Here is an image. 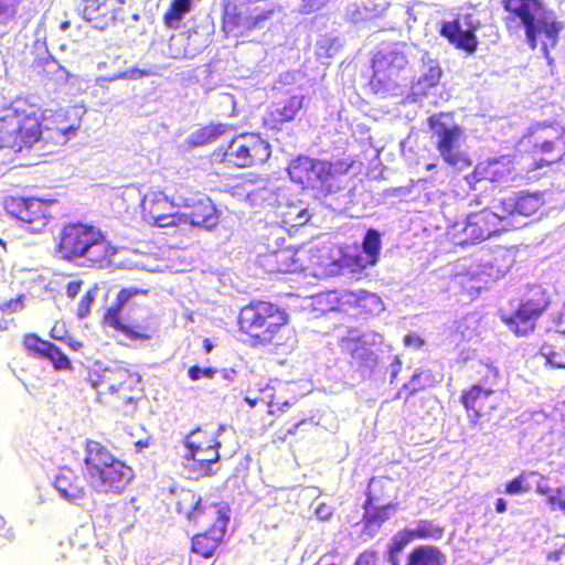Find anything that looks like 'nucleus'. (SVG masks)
Here are the masks:
<instances>
[{"label":"nucleus","mask_w":565,"mask_h":565,"mask_svg":"<svg viewBox=\"0 0 565 565\" xmlns=\"http://www.w3.org/2000/svg\"><path fill=\"white\" fill-rule=\"evenodd\" d=\"M238 331L250 347H270L274 350H291L297 343L296 330L285 308L264 300H254L241 308L237 317Z\"/></svg>","instance_id":"nucleus-1"},{"label":"nucleus","mask_w":565,"mask_h":565,"mask_svg":"<svg viewBox=\"0 0 565 565\" xmlns=\"http://www.w3.org/2000/svg\"><path fill=\"white\" fill-rule=\"evenodd\" d=\"M179 514L189 521H212V525L191 539V552L202 558H212L218 554L226 542L230 523V508L220 503L203 504L192 490L181 491L177 500Z\"/></svg>","instance_id":"nucleus-2"},{"label":"nucleus","mask_w":565,"mask_h":565,"mask_svg":"<svg viewBox=\"0 0 565 565\" xmlns=\"http://www.w3.org/2000/svg\"><path fill=\"white\" fill-rule=\"evenodd\" d=\"M81 473L86 484L102 494H120L135 477L130 466L94 439L84 443Z\"/></svg>","instance_id":"nucleus-3"},{"label":"nucleus","mask_w":565,"mask_h":565,"mask_svg":"<svg viewBox=\"0 0 565 565\" xmlns=\"http://www.w3.org/2000/svg\"><path fill=\"white\" fill-rule=\"evenodd\" d=\"M56 250L65 260L82 259L90 268H106L117 249L95 226L83 223L65 224L58 234Z\"/></svg>","instance_id":"nucleus-4"},{"label":"nucleus","mask_w":565,"mask_h":565,"mask_svg":"<svg viewBox=\"0 0 565 565\" xmlns=\"http://www.w3.org/2000/svg\"><path fill=\"white\" fill-rule=\"evenodd\" d=\"M87 382L97 391L99 401L127 414L134 411L140 393V376L124 366L90 370Z\"/></svg>","instance_id":"nucleus-5"},{"label":"nucleus","mask_w":565,"mask_h":565,"mask_svg":"<svg viewBox=\"0 0 565 565\" xmlns=\"http://www.w3.org/2000/svg\"><path fill=\"white\" fill-rule=\"evenodd\" d=\"M507 12L503 22L508 29L523 28L531 49L537 45V36L544 34L553 42L561 31V24L554 20L542 0H502Z\"/></svg>","instance_id":"nucleus-6"},{"label":"nucleus","mask_w":565,"mask_h":565,"mask_svg":"<svg viewBox=\"0 0 565 565\" xmlns=\"http://www.w3.org/2000/svg\"><path fill=\"white\" fill-rule=\"evenodd\" d=\"M477 382L463 390L459 401L462 404L469 422L476 425L487 414L498 407V396L502 393L499 387L500 372L495 366L481 364L477 371Z\"/></svg>","instance_id":"nucleus-7"},{"label":"nucleus","mask_w":565,"mask_h":565,"mask_svg":"<svg viewBox=\"0 0 565 565\" xmlns=\"http://www.w3.org/2000/svg\"><path fill=\"white\" fill-rule=\"evenodd\" d=\"M427 124L436 137L435 147L447 164L458 169L471 164L469 156L462 150L465 128L455 120L454 113L434 114L427 118Z\"/></svg>","instance_id":"nucleus-8"},{"label":"nucleus","mask_w":565,"mask_h":565,"mask_svg":"<svg viewBox=\"0 0 565 565\" xmlns=\"http://www.w3.org/2000/svg\"><path fill=\"white\" fill-rule=\"evenodd\" d=\"M271 154L267 140L256 134H242L234 137L225 147H218L211 153L217 163L249 168L266 162Z\"/></svg>","instance_id":"nucleus-9"},{"label":"nucleus","mask_w":565,"mask_h":565,"mask_svg":"<svg viewBox=\"0 0 565 565\" xmlns=\"http://www.w3.org/2000/svg\"><path fill=\"white\" fill-rule=\"evenodd\" d=\"M371 84L376 90L398 94L409 79L408 61L399 51H379L372 60Z\"/></svg>","instance_id":"nucleus-10"},{"label":"nucleus","mask_w":565,"mask_h":565,"mask_svg":"<svg viewBox=\"0 0 565 565\" xmlns=\"http://www.w3.org/2000/svg\"><path fill=\"white\" fill-rule=\"evenodd\" d=\"M527 166L523 163V156H500L494 159L478 162L473 171L466 175V180L472 184L480 181H489L500 185H508L527 173Z\"/></svg>","instance_id":"nucleus-11"},{"label":"nucleus","mask_w":565,"mask_h":565,"mask_svg":"<svg viewBox=\"0 0 565 565\" xmlns=\"http://www.w3.org/2000/svg\"><path fill=\"white\" fill-rule=\"evenodd\" d=\"M529 136L536 139L534 150L542 153L543 157L529 164L527 171L532 172L565 159V128L563 126L537 122L530 128Z\"/></svg>","instance_id":"nucleus-12"},{"label":"nucleus","mask_w":565,"mask_h":565,"mask_svg":"<svg viewBox=\"0 0 565 565\" xmlns=\"http://www.w3.org/2000/svg\"><path fill=\"white\" fill-rule=\"evenodd\" d=\"M183 445L186 449L184 458L193 460L201 476H212V463H216L220 458L221 443L213 431L202 428H195L190 431Z\"/></svg>","instance_id":"nucleus-13"},{"label":"nucleus","mask_w":565,"mask_h":565,"mask_svg":"<svg viewBox=\"0 0 565 565\" xmlns=\"http://www.w3.org/2000/svg\"><path fill=\"white\" fill-rule=\"evenodd\" d=\"M548 306L546 292L541 287H533L519 308L503 320L516 335H526L534 331L536 320Z\"/></svg>","instance_id":"nucleus-14"},{"label":"nucleus","mask_w":565,"mask_h":565,"mask_svg":"<svg viewBox=\"0 0 565 565\" xmlns=\"http://www.w3.org/2000/svg\"><path fill=\"white\" fill-rule=\"evenodd\" d=\"M147 290L138 289L135 287L130 288H122L118 291L116 295V299L114 305L108 307L102 319V324L104 327H109L114 329L115 331H118L126 335L131 341L137 340H150L153 334V329L148 326H138V327H130L121 322V312L124 309L125 303L134 296L139 294H146Z\"/></svg>","instance_id":"nucleus-15"},{"label":"nucleus","mask_w":565,"mask_h":565,"mask_svg":"<svg viewBox=\"0 0 565 565\" xmlns=\"http://www.w3.org/2000/svg\"><path fill=\"white\" fill-rule=\"evenodd\" d=\"M6 210L31 233L44 231L51 218L50 203L34 198H11L6 203Z\"/></svg>","instance_id":"nucleus-16"},{"label":"nucleus","mask_w":565,"mask_h":565,"mask_svg":"<svg viewBox=\"0 0 565 565\" xmlns=\"http://www.w3.org/2000/svg\"><path fill=\"white\" fill-rule=\"evenodd\" d=\"M479 26L472 13H459L452 20L441 23L439 34L457 50L473 54L479 45L476 34Z\"/></svg>","instance_id":"nucleus-17"},{"label":"nucleus","mask_w":565,"mask_h":565,"mask_svg":"<svg viewBox=\"0 0 565 565\" xmlns=\"http://www.w3.org/2000/svg\"><path fill=\"white\" fill-rule=\"evenodd\" d=\"M509 228V223L505 221L503 214L492 212L489 209H483L478 212H472L467 216L466 225L462 230L466 244H478L497 235L505 232Z\"/></svg>","instance_id":"nucleus-18"},{"label":"nucleus","mask_w":565,"mask_h":565,"mask_svg":"<svg viewBox=\"0 0 565 565\" xmlns=\"http://www.w3.org/2000/svg\"><path fill=\"white\" fill-rule=\"evenodd\" d=\"M290 179L303 188H322L332 175V164L324 160L298 156L288 166Z\"/></svg>","instance_id":"nucleus-19"},{"label":"nucleus","mask_w":565,"mask_h":565,"mask_svg":"<svg viewBox=\"0 0 565 565\" xmlns=\"http://www.w3.org/2000/svg\"><path fill=\"white\" fill-rule=\"evenodd\" d=\"M141 216L147 223L159 226H178L182 216L174 211V204L162 192H149L141 200Z\"/></svg>","instance_id":"nucleus-20"},{"label":"nucleus","mask_w":565,"mask_h":565,"mask_svg":"<svg viewBox=\"0 0 565 565\" xmlns=\"http://www.w3.org/2000/svg\"><path fill=\"white\" fill-rule=\"evenodd\" d=\"M306 269H311L321 275L337 274L349 265L350 258L344 255L342 248L335 244H323L307 249Z\"/></svg>","instance_id":"nucleus-21"},{"label":"nucleus","mask_w":565,"mask_h":565,"mask_svg":"<svg viewBox=\"0 0 565 565\" xmlns=\"http://www.w3.org/2000/svg\"><path fill=\"white\" fill-rule=\"evenodd\" d=\"M307 249L295 246H279L274 250H268L262 257L263 266L269 273H295L306 270Z\"/></svg>","instance_id":"nucleus-22"},{"label":"nucleus","mask_w":565,"mask_h":565,"mask_svg":"<svg viewBox=\"0 0 565 565\" xmlns=\"http://www.w3.org/2000/svg\"><path fill=\"white\" fill-rule=\"evenodd\" d=\"M22 347L29 356L50 362L56 371L72 370L71 360L62 350L51 341L40 338L36 333L24 334Z\"/></svg>","instance_id":"nucleus-23"},{"label":"nucleus","mask_w":565,"mask_h":565,"mask_svg":"<svg viewBox=\"0 0 565 565\" xmlns=\"http://www.w3.org/2000/svg\"><path fill=\"white\" fill-rule=\"evenodd\" d=\"M303 96L292 95L271 103L262 119L263 127L270 131H279L281 127L296 119L303 107Z\"/></svg>","instance_id":"nucleus-24"},{"label":"nucleus","mask_w":565,"mask_h":565,"mask_svg":"<svg viewBox=\"0 0 565 565\" xmlns=\"http://www.w3.org/2000/svg\"><path fill=\"white\" fill-rule=\"evenodd\" d=\"M14 121L11 150L21 152L24 149L31 148L39 141L42 127L38 116L34 114L25 115L17 110Z\"/></svg>","instance_id":"nucleus-25"},{"label":"nucleus","mask_w":565,"mask_h":565,"mask_svg":"<svg viewBox=\"0 0 565 565\" xmlns=\"http://www.w3.org/2000/svg\"><path fill=\"white\" fill-rule=\"evenodd\" d=\"M53 487L61 498L78 504L87 498L83 477L70 467H61L54 478Z\"/></svg>","instance_id":"nucleus-26"},{"label":"nucleus","mask_w":565,"mask_h":565,"mask_svg":"<svg viewBox=\"0 0 565 565\" xmlns=\"http://www.w3.org/2000/svg\"><path fill=\"white\" fill-rule=\"evenodd\" d=\"M541 198L536 193L520 192L514 195L502 198L500 200V211L505 221L512 215L531 216L534 215L541 206Z\"/></svg>","instance_id":"nucleus-27"},{"label":"nucleus","mask_w":565,"mask_h":565,"mask_svg":"<svg viewBox=\"0 0 565 565\" xmlns=\"http://www.w3.org/2000/svg\"><path fill=\"white\" fill-rule=\"evenodd\" d=\"M182 216V223L189 222L192 226L205 230L214 228L220 220V213L209 198H203L190 205V210Z\"/></svg>","instance_id":"nucleus-28"},{"label":"nucleus","mask_w":565,"mask_h":565,"mask_svg":"<svg viewBox=\"0 0 565 565\" xmlns=\"http://www.w3.org/2000/svg\"><path fill=\"white\" fill-rule=\"evenodd\" d=\"M380 250L381 235L379 231L374 228L367 230L362 242V250L355 255V275L367 266H374L379 260Z\"/></svg>","instance_id":"nucleus-29"},{"label":"nucleus","mask_w":565,"mask_h":565,"mask_svg":"<svg viewBox=\"0 0 565 565\" xmlns=\"http://www.w3.org/2000/svg\"><path fill=\"white\" fill-rule=\"evenodd\" d=\"M441 75L443 70L438 61L433 58L423 60L422 74L411 87L413 95L426 96L431 88L439 84Z\"/></svg>","instance_id":"nucleus-30"},{"label":"nucleus","mask_w":565,"mask_h":565,"mask_svg":"<svg viewBox=\"0 0 565 565\" xmlns=\"http://www.w3.org/2000/svg\"><path fill=\"white\" fill-rule=\"evenodd\" d=\"M397 498V489L391 478L373 477L371 478L367 490V503H395Z\"/></svg>","instance_id":"nucleus-31"},{"label":"nucleus","mask_w":565,"mask_h":565,"mask_svg":"<svg viewBox=\"0 0 565 565\" xmlns=\"http://www.w3.org/2000/svg\"><path fill=\"white\" fill-rule=\"evenodd\" d=\"M125 0H82V12L85 20L98 22L100 19H113L115 11Z\"/></svg>","instance_id":"nucleus-32"},{"label":"nucleus","mask_w":565,"mask_h":565,"mask_svg":"<svg viewBox=\"0 0 565 565\" xmlns=\"http://www.w3.org/2000/svg\"><path fill=\"white\" fill-rule=\"evenodd\" d=\"M446 555L438 546L423 544L409 551L405 565H446Z\"/></svg>","instance_id":"nucleus-33"},{"label":"nucleus","mask_w":565,"mask_h":565,"mask_svg":"<svg viewBox=\"0 0 565 565\" xmlns=\"http://www.w3.org/2000/svg\"><path fill=\"white\" fill-rule=\"evenodd\" d=\"M439 381L431 370H420L412 375L408 382L404 383L397 392V397L407 401L415 394L434 387Z\"/></svg>","instance_id":"nucleus-34"},{"label":"nucleus","mask_w":565,"mask_h":565,"mask_svg":"<svg viewBox=\"0 0 565 565\" xmlns=\"http://www.w3.org/2000/svg\"><path fill=\"white\" fill-rule=\"evenodd\" d=\"M397 509V503H367L364 504L362 523L367 532L375 531L388 520L391 512Z\"/></svg>","instance_id":"nucleus-35"},{"label":"nucleus","mask_w":565,"mask_h":565,"mask_svg":"<svg viewBox=\"0 0 565 565\" xmlns=\"http://www.w3.org/2000/svg\"><path fill=\"white\" fill-rule=\"evenodd\" d=\"M280 218L284 226L291 230L306 225L310 221L311 214L303 202L297 201L282 207Z\"/></svg>","instance_id":"nucleus-36"},{"label":"nucleus","mask_w":565,"mask_h":565,"mask_svg":"<svg viewBox=\"0 0 565 565\" xmlns=\"http://www.w3.org/2000/svg\"><path fill=\"white\" fill-rule=\"evenodd\" d=\"M355 308H358V316L367 319L379 315L384 307L382 299L377 295L361 290L355 295Z\"/></svg>","instance_id":"nucleus-37"},{"label":"nucleus","mask_w":565,"mask_h":565,"mask_svg":"<svg viewBox=\"0 0 565 565\" xmlns=\"http://www.w3.org/2000/svg\"><path fill=\"white\" fill-rule=\"evenodd\" d=\"M415 539L409 529L397 531L387 544V556L391 565H399V553Z\"/></svg>","instance_id":"nucleus-38"},{"label":"nucleus","mask_w":565,"mask_h":565,"mask_svg":"<svg viewBox=\"0 0 565 565\" xmlns=\"http://www.w3.org/2000/svg\"><path fill=\"white\" fill-rule=\"evenodd\" d=\"M192 0H172L170 8L163 14L162 21L167 28L177 29L179 22L191 11Z\"/></svg>","instance_id":"nucleus-39"},{"label":"nucleus","mask_w":565,"mask_h":565,"mask_svg":"<svg viewBox=\"0 0 565 565\" xmlns=\"http://www.w3.org/2000/svg\"><path fill=\"white\" fill-rule=\"evenodd\" d=\"M227 126L224 124H209L198 129L192 136V142L195 146L210 143L218 139L226 132Z\"/></svg>","instance_id":"nucleus-40"},{"label":"nucleus","mask_w":565,"mask_h":565,"mask_svg":"<svg viewBox=\"0 0 565 565\" xmlns=\"http://www.w3.org/2000/svg\"><path fill=\"white\" fill-rule=\"evenodd\" d=\"M409 531L415 540H439L444 535V527L428 520H419Z\"/></svg>","instance_id":"nucleus-41"},{"label":"nucleus","mask_w":565,"mask_h":565,"mask_svg":"<svg viewBox=\"0 0 565 565\" xmlns=\"http://www.w3.org/2000/svg\"><path fill=\"white\" fill-rule=\"evenodd\" d=\"M49 335L54 340L66 343L74 351H78L83 348V343L72 337L63 321H56L51 328Z\"/></svg>","instance_id":"nucleus-42"},{"label":"nucleus","mask_w":565,"mask_h":565,"mask_svg":"<svg viewBox=\"0 0 565 565\" xmlns=\"http://www.w3.org/2000/svg\"><path fill=\"white\" fill-rule=\"evenodd\" d=\"M97 290H98L97 286L89 287L84 292L81 300L78 301L77 307H76V317L79 320L87 318L88 315L90 313V307L95 301Z\"/></svg>","instance_id":"nucleus-43"},{"label":"nucleus","mask_w":565,"mask_h":565,"mask_svg":"<svg viewBox=\"0 0 565 565\" xmlns=\"http://www.w3.org/2000/svg\"><path fill=\"white\" fill-rule=\"evenodd\" d=\"M17 116V111H14V116L3 118L0 117V149L8 148L11 149L12 143V134L14 129V118Z\"/></svg>","instance_id":"nucleus-44"},{"label":"nucleus","mask_w":565,"mask_h":565,"mask_svg":"<svg viewBox=\"0 0 565 565\" xmlns=\"http://www.w3.org/2000/svg\"><path fill=\"white\" fill-rule=\"evenodd\" d=\"M268 387V384H263L260 381H249L244 401L250 408L255 407L260 402H264L257 394L263 393Z\"/></svg>","instance_id":"nucleus-45"},{"label":"nucleus","mask_w":565,"mask_h":565,"mask_svg":"<svg viewBox=\"0 0 565 565\" xmlns=\"http://www.w3.org/2000/svg\"><path fill=\"white\" fill-rule=\"evenodd\" d=\"M530 486L526 483V477L524 472L514 477L504 484V493L507 494H521L527 492Z\"/></svg>","instance_id":"nucleus-46"},{"label":"nucleus","mask_w":565,"mask_h":565,"mask_svg":"<svg viewBox=\"0 0 565 565\" xmlns=\"http://www.w3.org/2000/svg\"><path fill=\"white\" fill-rule=\"evenodd\" d=\"M216 373H217V369H215L213 366H207V367L201 369L198 365H192L188 370V376L192 381H199L202 377L213 379Z\"/></svg>","instance_id":"nucleus-47"},{"label":"nucleus","mask_w":565,"mask_h":565,"mask_svg":"<svg viewBox=\"0 0 565 565\" xmlns=\"http://www.w3.org/2000/svg\"><path fill=\"white\" fill-rule=\"evenodd\" d=\"M45 72L47 74H56L61 83H64L67 79L66 70L62 67L60 64H57L55 61L45 62Z\"/></svg>","instance_id":"nucleus-48"},{"label":"nucleus","mask_w":565,"mask_h":565,"mask_svg":"<svg viewBox=\"0 0 565 565\" xmlns=\"http://www.w3.org/2000/svg\"><path fill=\"white\" fill-rule=\"evenodd\" d=\"M84 281L81 278H73L65 285V294L68 299L73 300L79 294Z\"/></svg>","instance_id":"nucleus-49"},{"label":"nucleus","mask_w":565,"mask_h":565,"mask_svg":"<svg viewBox=\"0 0 565 565\" xmlns=\"http://www.w3.org/2000/svg\"><path fill=\"white\" fill-rule=\"evenodd\" d=\"M403 342L405 347L413 349H420L425 344V340L414 332L406 334Z\"/></svg>","instance_id":"nucleus-50"},{"label":"nucleus","mask_w":565,"mask_h":565,"mask_svg":"<svg viewBox=\"0 0 565 565\" xmlns=\"http://www.w3.org/2000/svg\"><path fill=\"white\" fill-rule=\"evenodd\" d=\"M15 108H13L12 103L2 94H0V117L3 118L14 116Z\"/></svg>","instance_id":"nucleus-51"},{"label":"nucleus","mask_w":565,"mask_h":565,"mask_svg":"<svg viewBox=\"0 0 565 565\" xmlns=\"http://www.w3.org/2000/svg\"><path fill=\"white\" fill-rule=\"evenodd\" d=\"M355 565H377V556L373 551L364 552L355 559Z\"/></svg>","instance_id":"nucleus-52"},{"label":"nucleus","mask_w":565,"mask_h":565,"mask_svg":"<svg viewBox=\"0 0 565 565\" xmlns=\"http://www.w3.org/2000/svg\"><path fill=\"white\" fill-rule=\"evenodd\" d=\"M305 423H307V417L305 415L294 418L291 426L285 429L284 436L294 435L297 428Z\"/></svg>","instance_id":"nucleus-53"},{"label":"nucleus","mask_w":565,"mask_h":565,"mask_svg":"<svg viewBox=\"0 0 565 565\" xmlns=\"http://www.w3.org/2000/svg\"><path fill=\"white\" fill-rule=\"evenodd\" d=\"M562 554H563V548H558V550L548 552L546 555V558L550 562L556 563L559 561Z\"/></svg>","instance_id":"nucleus-54"},{"label":"nucleus","mask_w":565,"mask_h":565,"mask_svg":"<svg viewBox=\"0 0 565 565\" xmlns=\"http://www.w3.org/2000/svg\"><path fill=\"white\" fill-rule=\"evenodd\" d=\"M508 509V503L505 501V499L503 498H498L497 501H495V511L498 513H504Z\"/></svg>","instance_id":"nucleus-55"},{"label":"nucleus","mask_w":565,"mask_h":565,"mask_svg":"<svg viewBox=\"0 0 565 565\" xmlns=\"http://www.w3.org/2000/svg\"><path fill=\"white\" fill-rule=\"evenodd\" d=\"M7 253L6 244L2 239H0V276L3 275L4 266H3V257Z\"/></svg>","instance_id":"nucleus-56"},{"label":"nucleus","mask_w":565,"mask_h":565,"mask_svg":"<svg viewBox=\"0 0 565 565\" xmlns=\"http://www.w3.org/2000/svg\"><path fill=\"white\" fill-rule=\"evenodd\" d=\"M289 406H290L289 402H284L282 404L278 405L277 407L269 409V414L274 415V416H278L285 411V407H289Z\"/></svg>","instance_id":"nucleus-57"},{"label":"nucleus","mask_w":565,"mask_h":565,"mask_svg":"<svg viewBox=\"0 0 565 565\" xmlns=\"http://www.w3.org/2000/svg\"><path fill=\"white\" fill-rule=\"evenodd\" d=\"M149 72L143 70L134 68L130 71V78H142L147 76Z\"/></svg>","instance_id":"nucleus-58"},{"label":"nucleus","mask_w":565,"mask_h":565,"mask_svg":"<svg viewBox=\"0 0 565 565\" xmlns=\"http://www.w3.org/2000/svg\"><path fill=\"white\" fill-rule=\"evenodd\" d=\"M536 491H537L540 494H544V495H546V494H550V493H551L552 489H551L548 486H546V484H544V486H543V484H537V487H536Z\"/></svg>","instance_id":"nucleus-59"},{"label":"nucleus","mask_w":565,"mask_h":565,"mask_svg":"<svg viewBox=\"0 0 565 565\" xmlns=\"http://www.w3.org/2000/svg\"><path fill=\"white\" fill-rule=\"evenodd\" d=\"M149 446V443L147 440H138L135 443V447L137 451L142 450L143 448H147Z\"/></svg>","instance_id":"nucleus-60"},{"label":"nucleus","mask_w":565,"mask_h":565,"mask_svg":"<svg viewBox=\"0 0 565 565\" xmlns=\"http://www.w3.org/2000/svg\"><path fill=\"white\" fill-rule=\"evenodd\" d=\"M559 326L562 327V333H565V305L559 315Z\"/></svg>","instance_id":"nucleus-61"},{"label":"nucleus","mask_w":565,"mask_h":565,"mask_svg":"<svg viewBox=\"0 0 565 565\" xmlns=\"http://www.w3.org/2000/svg\"><path fill=\"white\" fill-rule=\"evenodd\" d=\"M203 348L206 353L211 352L213 349V344L209 339L203 340Z\"/></svg>","instance_id":"nucleus-62"},{"label":"nucleus","mask_w":565,"mask_h":565,"mask_svg":"<svg viewBox=\"0 0 565 565\" xmlns=\"http://www.w3.org/2000/svg\"><path fill=\"white\" fill-rule=\"evenodd\" d=\"M548 503L550 504H556L557 503V498L555 495H550L548 497Z\"/></svg>","instance_id":"nucleus-63"},{"label":"nucleus","mask_w":565,"mask_h":565,"mask_svg":"<svg viewBox=\"0 0 565 565\" xmlns=\"http://www.w3.org/2000/svg\"><path fill=\"white\" fill-rule=\"evenodd\" d=\"M558 507L565 511V499L561 502H558Z\"/></svg>","instance_id":"nucleus-64"}]
</instances>
